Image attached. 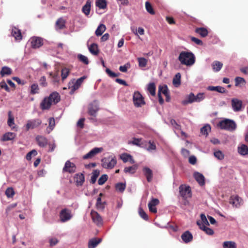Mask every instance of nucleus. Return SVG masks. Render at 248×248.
I'll use <instances>...</instances> for the list:
<instances>
[{
	"label": "nucleus",
	"mask_w": 248,
	"mask_h": 248,
	"mask_svg": "<svg viewBox=\"0 0 248 248\" xmlns=\"http://www.w3.org/2000/svg\"><path fill=\"white\" fill-rule=\"evenodd\" d=\"M178 60L182 64L191 66L195 63V57L191 52L182 51L179 54Z\"/></svg>",
	"instance_id": "1"
},
{
	"label": "nucleus",
	"mask_w": 248,
	"mask_h": 248,
	"mask_svg": "<svg viewBox=\"0 0 248 248\" xmlns=\"http://www.w3.org/2000/svg\"><path fill=\"white\" fill-rule=\"evenodd\" d=\"M217 126L220 129L233 131L236 129L237 125L233 120L225 118L220 121Z\"/></svg>",
	"instance_id": "2"
},
{
	"label": "nucleus",
	"mask_w": 248,
	"mask_h": 248,
	"mask_svg": "<svg viewBox=\"0 0 248 248\" xmlns=\"http://www.w3.org/2000/svg\"><path fill=\"white\" fill-rule=\"evenodd\" d=\"M87 77L86 76H84L77 80L75 78L71 80L68 84V88L71 89L70 94H73L74 92L80 87L83 82L84 80Z\"/></svg>",
	"instance_id": "3"
},
{
	"label": "nucleus",
	"mask_w": 248,
	"mask_h": 248,
	"mask_svg": "<svg viewBox=\"0 0 248 248\" xmlns=\"http://www.w3.org/2000/svg\"><path fill=\"white\" fill-rule=\"evenodd\" d=\"M179 192L181 197L186 199L191 197V190L190 187L185 184H182L179 187Z\"/></svg>",
	"instance_id": "4"
},
{
	"label": "nucleus",
	"mask_w": 248,
	"mask_h": 248,
	"mask_svg": "<svg viewBox=\"0 0 248 248\" xmlns=\"http://www.w3.org/2000/svg\"><path fill=\"white\" fill-rule=\"evenodd\" d=\"M60 219L62 222L70 220L73 217L71 211L67 208L62 209L60 213Z\"/></svg>",
	"instance_id": "5"
},
{
	"label": "nucleus",
	"mask_w": 248,
	"mask_h": 248,
	"mask_svg": "<svg viewBox=\"0 0 248 248\" xmlns=\"http://www.w3.org/2000/svg\"><path fill=\"white\" fill-rule=\"evenodd\" d=\"M102 166L106 169H112L116 164L117 161L115 157L110 158L109 156L102 158Z\"/></svg>",
	"instance_id": "6"
},
{
	"label": "nucleus",
	"mask_w": 248,
	"mask_h": 248,
	"mask_svg": "<svg viewBox=\"0 0 248 248\" xmlns=\"http://www.w3.org/2000/svg\"><path fill=\"white\" fill-rule=\"evenodd\" d=\"M133 101L136 107H140L145 104L143 97L139 92H135L133 93Z\"/></svg>",
	"instance_id": "7"
},
{
	"label": "nucleus",
	"mask_w": 248,
	"mask_h": 248,
	"mask_svg": "<svg viewBox=\"0 0 248 248\" xmlns=\"http://www.w3.org/2000/svg\"><path fill=\"white\" fill-rule=\"evenodd\" d=\"M30 42L31 47L33 49L39 48L43 45V40L39 37H32L30 38Z\"/></svg>",
	"instance_id": "8"
},
{
	"label": "nucleus",
	"mask_w": 248,
	"mask_h": 248,
	"mask_svg": "<svg viewBox=\"0 0 248 248\" xmlns=\"http://www.w3.org/2000/svg\"><path fill=\"white\" fill-rule=\"evenodd\" d=\"M229 202L233 207L238 208L243 204V200L238 196H232Z\"/></svg>",
	"instance_id": "9"
},
{
	"label": "nucleus",
	"mask_w": 248,
	"mask_h": 248,
	"mask_svg": "<svg viewBox=\"0 0 248 248\" xmlns=\"http://www.w3.org/2000/svg\"><path fill=\"white\" fill-rule=\"evenodd\" d=\"M91 215L93 222L96 224L97 226H101L103 225V219L97 212L92 211Z\"/></svg>",
	"instance_id": "10"
},
{
	"label": "nucleus",
	"mask_w": 248,
	"mask_h": 248,
	"mask_svg": "<svg viewBox=\"0 0 248 248\" xmlns=\"http://www.w3.org/2000/svg\"><path fill=\"white\" fill-rule=\"evenodd\" d=\"M42 123L41 120L39 119L29 120L26 125L27 130L30 129H34L39 126Z\"/></svg>",
	"instance_id": "11"
},
{
	"label": "nucleus",
	"mask_w": 248,
	"mask_h": 248,
	"mask_svg": "<svg viewBox=\"0 0 248 248\" xmlns=\"http://www.w3.org/2000/svg\"><path fill=\"white\" fill-rule=\"evenodd\" d=\"M98 110L99 106L96 101H94L89 105L88 107V113L91 116L95 117Z\"/></svg>",
	"instance_id": "12"
},
{
	"label": "nucleus",
	"mask_w": 248,
	"mask_h": 248,
	"mask_svg": "<svg viewBox=\"0 0 248 248\" xmlns=\"http://www.w3.org/2000/svg\"><path fill=\"white\" fill-rule=\"evenodd\" d=\"M193 175L200 186H203L205 185V177L202 174L198 171H195Z\"/></svg>",
	"instance_id": "13"
},
{
	"label": "nucleus",
	"mask_w": 248,
	"mask_h": 248,
	"mask_svg": "<svg viewBox=\"0 0 248 248\" xmlns=\"http://www.w3.org/2000/svg\"><path fill=\"white\" fill-rule=\"evenodd\" d=\"M232 106L233 111H239L241 109L242 102L237 98H233L232 100Z\"/></svg>",
	"instance_id": "14"
},
{
	"label": "nucleus",
	"mask_w": 248,
	"mask_h": 248,
	"mask_svg": "<svg viewBox=\"0 0 248 248\" xmlns=\"http://www.w3.org/2000/svg\"><path fill=\"white\" fill-rule=\"evenodd\" d=\"M76 166L73 163H71L69 161H67L63 168V171H67L71 173L76 171Z\"/></svg>",
	"instance_id": "15"
},
{
	"label": "nucleus",
	"mask_w": 248,
	"mask_h": 248,
	"mask_svg": "<svg viewBox=\"0 0 248 248\" xmlns=\"http://www.w3.org/2000/svg\"><path fill=\"white\" fill-rule=\"evenodd\" d=\"M74 180L77 186H81L85 181V177L82 173H79L75 174Z\"/></svg>",
	"instance_id": "16"
},
{
	"label": "nucleus",
	"mask_w": 248,
	"mask_h": 248,
	"mask_svg": "<svg viewBox=\"0 0 248 248\" xmlns=\"http://www.w3.org/2000/svg\"><path fill=\"white\" fill-rule=\"evenodd\" d=\"M142 171L146 178L147 181L148 182H151L153 177V173L152 170L147 167H145L143 168Z\"/></svg>",
	"instance_id": "17"
},
{
	"label": "nucleus",
	"mask_w": 248,
	"mask_h": 248,
	"mask_svg": "<svg viewBox=\"0 0 248 248\" xmlns=\"http://www.w3.org/2000/svg\"><path fill=\"white\" fill-rule=\"evenodd\" d=\"M181 238L185 243H188L193 239L192 233L188 231L185 232L181 235Z\"/></svg>",
	"instance_id": "18"
},
{
	"label": "nucleus",
	"mask_w": 248,
	"mask_h": 248,
	"mask_svg": "<svg viewBox=\"0 0 248 248\" xmlns=\"http://www.w3.org/2000/svg\"><path fill=\"white\" fill-rule=\"evenodd\" d=\"M52 104V103H51V100L48 97H47L44 98L42 100L40 104V107L43 110L48 109L50 108Z\"/></svg>",
	"instance_id": "19"
},
{
	"label": "nucleus",
	"mask_w": 248,
	"mask_h": 248,
	"mask_svg": "<svg viewBox=\"0 0 248 248\" xmlns=\"http://www.w3.org/2000/svg\"><path fill=\"white\" fill-rule=\"evenodd\" d=\"M51 100L52 104H56L58 103L61 99L60 95L57 92H53L48 97Z\"/></svg>",
	"instance_id": "20"
},
{
	"label": "nucleus",
	"mask_w": 248,
	"mask_h": 248,
	"mask_svg": "<svg viewBox=\"0 0 248 248\" xmlns=\"http://www.w3.org/2000/svg\"><path fill=\"white\" fill-rule=\"evenodd\" d=\"M193 102H195V95L193 93H191L186 97L185 99L182 101V103L184 105H186Z\"/></svg>",
	"instance_id": "21"
},
{
	"label": "nucleus",
	"mask_w": 248,
	"mask_h": 248,
	"mask_svg": "<svg viewBox=\"0 0 248 248\" xmlns=\"http://www.w3.org/2000/svg\"><path fill=\"white\" fill-rule=\"evenodd\" d=\"M16 212V203H13L8 206L6 210L7 216L9 217H13Z\"/></svg>",
	"instance_id": "22"
},
{
	"label": "nucleus",
	"mask_w": 248,
	"mask_h": 248,
	"mask_svg": "<svg viewBox=\"0 0 248 248\" xmlns=\"http://www.w3.org/2000/svg\"><path fill=\"white\" fill-rule=\"evenodd\" d=\"M197 224L199 226V228L203 230L205 233L208 235H213L214 233V232L213 229L208 228L203 224H200V220L197 221Z\"/></svg>",
	"instance_id": "23"
},
{
	"label": "nucleus",
	"mask_w": 248,
	"mask_h": 248,
	"mask_svg": "<svg viewBox=\"0 0 248 248\" xmlns=\"http://www.w3.org/2000/svg\"><path fill=\"white\" fill-rule=\"evenodd\" d=\"M36 140L40 147H45L47 143V140L43 136H37L36 137Z\"/></svg>",
	"instance_id": "24"
},
{
	"label": "nucleus",
	"mask_w": 248,
	"mask_h": 248,
	"mask_svg": "<svg viewBox=\"0 0 248 248\" xmlns=\"http://www.w3.org/2000/svg\"><path fill=\"white\" fill-rule=\"evenodd\" d=\"M91 7V2L90 0H87L85 4L82 8V12L86 16H88L90 14Z\"/></svg>",
	"instance_id": "25"
},
{
	"label": "nucleus",
	"mask_w": 248,
	"mask_h": 248,
	"mask_svg": "<svg viewBox=\"0 0 248 248\" xmlns=\"http://www.w3.org/2000/svg\"><path fill=\"white\" fill-rule=\"evenodd\" d=\"M146 143V141L143 140L141 139L133 138L132 140L129 141V143L140 147H143Z\"/></svg>",
	"instance_id": "26"
},
{
	"label": "nucleus",
	"mask_w": 248,
	"mask_h": 248,
	"mask_svg": "<svg viewBox=\"0 0 248 248\" xmlns=\"http://www.w3.org/2000/svg\"><path fill=\"white\" fill-rule=\"evenodd\" d=\"M101 241V238L97 239L94 238L90 239L88 242V248H95Z\"/></svg>",
	"instance_id": "27"
},
{
	"label": "nucleus",
	"mask_w": 248,
	"mask_h": 248,
	"mask_svg": "<svg viewBox=\"0 0 248 248\" xmlns=\"http://www.w3.org/2000/svg\"><path fill=\"white\" fill-rule=\"evenodd\" d=\"M207 89L209 91H217L220 93H226V90L224 87L221 86H208Z\"/></svg>",
	"instance_id": "28"
},
{
	"label": "nucleus",
	"mask_w": 248,
	"mask_h": 248,
	"mask_svg": "<svg viewBox=\"0 0 248 248\" xmlns=\"http://www.w3.org/2000/svg\"><path fill=\"white\" fill-rule=\"evenodd\" d=\"M16 137V134L13 132H7L4 134L1 139L2 141H8L13 139Z\"/></svg>",
	"instance_id": "29"
},
{
	"label": "nucleus",
	"mask_w": 248,
	"mask_h": 248,
	"mask_svg": "<svg viewBox=\"0 0 248 248\" xmlns=\"http://www.w3.org/2000/svg\"><path fill=\"white\" fill-rule=\"evenodd\" d=\"M238 152L240 155H247L248 154V147L245 144H241L238 147Z\"/></svg>",
	"instance_id": "30"
},
{
	"label": "nucleus",
	"mask_w": 248,
	"mask_h": 248,
	"mask_svg": "<svg viewBox=\"0 0 248 248\" xmlns=\"http://www.w3.org/2000/svg\"><path fill=\"white\" fill-rule=\"evenodd\" d=\"M223 248H237V245L234 241H227L222 244Z\"/></svg>",
	"instance_id": "31"
},
{
	"label": "nucleus",
	"mask_w": 248,
	"mask_h": 248,
	"mask_svg": "<svg viewBox=\"0 0 248 248\" xmlns=\"http://www.w3.org/2000/svg\"><path fill=\"white\" fill-rule=\"evenodd\" d=\"M212 66L215 72H218L222 68L223 63L219 61H216L212 63Z\"/></svg>",
	"instance_id": "32"
},
{
	"label": "nucleus",
	"mask_w": 248,
	"mask_h": 248,
	"mask_svg": "<svg viewBox=\"0 0 248 248\" xmlns=\"http://www.w3.org/2000/svg\"><path fill=\"white\" fill-rule=\"evenodd\" d=\"M65 20L62 17L59 18L56 22L57 29H62L65 27Z\"/></svg>",
	"instance_id": "33"
},
{
	"label": "nucleus",
	"mask_w": 248,
	"mask_h": 248,
	"mask_svg": "<svg viewBox=\"0 0 248 248\" xmlns=\"http://www.w3.org/2000/svg\"><path fill=\"white\" fill-rule=\"evenodd\" d=\"M95 5L100 9H105L107 8V2L106 0H96Z\"/></svg>",
	"instance_id": "34"
},
{
	"label": "nucleus",
	"mask_w": 248,
	"mask_h": 248,
	"mask_svg": "<svg viewBox=\"0 0 248 248\" xmlns=\"http://www.w3.org/2000/svg\"><path fill=\"white\" fill-rule=\"evenodd\" d=\"M102 193H100L99 197L97 198V201L96 203V206L97 209H100L101 210H103L105 208V202H101V196H102Z\"/></svg>",
	"instance_id": "35"
},
{
	"label": "nucleus",
	"mask_w": 248,
	"mask_h": 248,
	"mask_svg": "<svg viewBox=\"0 0 248 248\" xmlns=\"http://www.w3.org/2000/svg\"><path fill=\"white\" fill-rule=\"evenodd\" d=\"M89 50L91 54L94 55L98 54L99 50L98 46L95 43H93L89 47Z\"/></svg>",
	"instance_id": "36"
},
{
	"label": "nucleus",
	"mask_w": 248,
	"mask_h": 248,
	"mask_svg": "<svg viewBox=\"0 0 248 248\" xmlns=\"http://www.w3.org/2000/svg\"><path fill=\"white\" fill-rule=\"evenodd\" d=\"M55 121L54 118H50L49 119V125L46 129V132L49 134L54 128Z\"/></svg>",
	"instance_id": "37"
},
{
	"label": "nucleus",
	"mask_w": 248,
	"mask_h": 248,
	"mask_svg": "<svg viewBox=\"0 0 248 248\" xmlns=\"http://www.w3.org/2000/svg\"><path fill=\"white\" fill-rule=\"evenodd\" d=\"M172 83L173 85L176 87H178L180 86L181 84V74L180 73H177L175 75V77L173 78Z\"/></svg>",
	"instance_id": "38"
},
{
	"label": "nucleus",
	"mask_w": 248,
	"mask_h": 248,
	"mask_svg": "<svg viewBox=\"0 0 248 248\" xmlns=\"http://www.w3.org/2000/svg\"><path fill=\"white\" fill-rule=\"evenodd\" d=\"M137 168V165H134L132 166L124 168V171L125 173H129L133 174L135 173Z\"/></svg>",
	"instance_id": "39"
},
{
	"label": "nucleus",
	"mask_w": 248,
	"mask_h": 248,
	"mask_svg": "<svg viewBox=\"0 0 248 248\" xmlns=\"http://www.w3.org/2000/svg\"><path fill=\"white\" fill-rule=\"evenodd\" d=\"M100 174V171L98 170H94L92 172V175L91 177L90 183L92 184H94L97 177Z\"/></svg>",
	"instance_id": "40"
},
{
	"label": "nucleus",
	"mask_w": 248,
	"mask_h": 248,
	"mask_svg": "<svg viewBox=\"0 0 248 248\" xmlns=\"http://www.w3.org/2000/svg\"><path fill=\"white\" fill-rule=\"evenodd\" d=\"M106 29V26L103 24H100L95 31V34L96 36H101Z\"/></svg>",
	"instance_id": "41"
},
{
	"label": "nucleus",
	"mask_w": 248,
	"mask_h": 248,
	"mask_svg": "<svg viewBox=\"0 0 248 248\" xmlns=\"http://www.w3.org/2000/svg\"><path fill=\"white\" fill-rule=\"evenodd\" d=\"M195 32L199 34L202 37H206L208 33L207 29L204 28H197L195 30Z\"/></svg>",
	"instance_id": "42"
},
{
	"label": "nucleus",
	"mask_w": 248,
	"mask_h": 248,
	"mask_svg": "<svg viewBox=\"0 0 248 248\" xmlns=\"http://www.w3.org/2000/svg\"><path fill=\"white\" fill-rule=\"evenodd\" d=\"M12 70L11 68L7 66H3L2 67L0 71V75L1 77L9 75L11 74Z\"/></svg>",
	"instance_id": "43"
},
{
	"label": "nucleus",
	"mask_w": 248,
	"mask_h": 248,
	"mask_svg": "<svg viewBox=\"0 0 248 248\" xmlns=\"http://www.w3.org/2000/svg\"><path fill=\"white\" fill-rule=\"evenodd\" d=\"M211 130V126L209 124H207L205 125L204 126L201 128V133L207 136L208 135V132Z\"/></svg>",
	"instance_id": "44"
},
{
	"label": "nucleus",
	"mask_w": 248,
	"mask_h": 248,
	"mask_svg": "<svg viewBox=\"0 0 248 248\" xmlns=\"http://www.w3.org/2000/svg\"><path fill=\"white\" fill-rule=\"evenodd\" d=\"M103 148L102 147H95L87 153L86 155H94L100 153L102 151H103Z\"/></svg>",
	"instance_id": "45"
},
{
	"label": "nucleus",
	"mask_w": 248,
	"mask_h": 248,
	"mask_svg": "<svg viewBox=\"0 0 248 248\" xmlns=\"http://www.w3.org/2000/svg\"><path fill=\"white\" fill-rule=\"evenodd\" d=\"M148 91L152 96L155 94V86L154 83H150L148 86Z\"/></svg>",
	"instance_id": "46"
},
{
	"label": "nucleus",
	"mask_w": 248,
	"mask_h": 248,
	"mask_svg": "<svg viewBox=\"0 0 248 248\" xmlns=\"http://www.w3.org/2000/svg\"><path fill=\"white\" fill-rule=\"evenodd\" d=\"M5 194L8 198H10L13 197L15 194V192L12 187H8L5 190Z\"/></svg>",
	"instance_id": "47"
},
{
	"label": "nucleus",
	"mask_w": 248,
	"mask_h": 248,
	"mask_svg": "<svg viewBox=\"0 0 248 248\" xmlns=\"http://www.w3.org/2000/svg\"><path fill=\"white\" fill-rule=\"evenodd\" d=\"M139 214L142 219L146 221L148 220L149 217L147 214L141 207H139Z\"/></svg>",
	"instance_id": "48"
},
{
	"label": "nucleus",
	"mask_w": 248,
	"mask_h": 248,
	"mask_svg": "<svg viewBox=\"0 0 248 248\" xmlns=\"http://www.w3.org/2000/svg\"><path fill=\"white\" fill-rule=\"evenodd\" d=\"M39 87L37 84H33L31 87L30 93L31 94H34L39 93Z\"/></svg>",
	"instance_id": "49"
},
{
	"label": "nucleus",
	"mask_w": 248,
	"mask_h": 248,
	"mask_svg": "<svg viewBox=\"0 0 248 248\" xmlns=\"http://www.w3.org/2000/svg\"><path fill=\"white\" fill-rule=\"evenodd\" d=\"M234 80L235 86H238L240 84H245L246 83L244 78L239 77H236Z\"/></svg>",
	"instance_id": "50"
},
{
	"label": "nucleus",
	"mask_w": 248,
	"mask_h": 248,
	"mask_svg": "<svg viewBox=\"0 0 248 248\" xmlns=\"http://www.w3.org/2000/svg\"><path fill=\"white\" fill-rule=\"evenodd\" d=\"M125 187V184L123 183H117L115 186L116 189L120 192H123L124 190Z\"/></svg>",
	"instance_id": "51"
},
{
	"label": "nucleus",
	"mask_w": 248,
	"mask_h": 248,
	"mask_svg": "<svg viewBox=\"0 0 248 248\" xmlns=\"http://www.w3.org/2000/svg\"><path fill=\"white\" fill-rule=\"evenodd\" d=\"M138 61L139 62V65L140 67H144L146 66L147 64V61L144 58H138Z\"/></svg>",
	"instance_id": "52"
},
{
	"label": "nucleus",
	"mask_w": 248,
	"mask_h": 248,
	"mask_svg": "<svg viewBox=\"0 0 248 248\" xmlns=\"http://www.w3.org/2000/svg\"><path fill=\"white\" fill-rule=\"evenodd\" d=\"M70 73L69 70L67 68H64L62 69V79L64 80L67 78Z\"/></svg>",
	"instance_id": "53"
},
{
	"label": "nucleus",
	"mask_w": 248,
	"mask_h": 248,
	"mask_svg": "<svg viewBox=\"0 0 248 248\" xmlns=\"http://www.w3.org/2000/svg\"><path fill=\"white\" fill-rule=\"evenodd\" d=\"M162 93L165 95H167L169 93L168 88L167 85L159 86L158 89V93L161 94Z\"/></svg>",
	"instance_id": "54"
},
{
	"label": "nucleus",
	"mask_w": 248,
	"mask_h": 248,
	"mask_svg": "<svg viewBox=\"0 0 248 248\" xmlns=\"http://www.w3.org/2000/svg\"><path fill=\"white\" fill-rule=\"evenodd\" d=\"M7 124L10 127H12L14 124V117L12 116V112L11 111L8 112V120Z\"/></svg>",
	"instance_id": "55"
},
{
	"label": "nucleus",
	"mask_w": 248,
	"mask_h": 248,
	"mask_svg": "<svg viewBox=\"0 0 248 248\" xmlns=\"http://www.w3.org/2000/svg\"><path fill=\"white\" fill-rule=\"evenodd\" d=\"M78 58L80 62H83V63H84L85 64H89V60H88V58L86 56L79 54H78Z\"/></svg>",
	"instance_id": "56"
},
{
	"label": "nucleus",
	"mask_w": 248,
	"mask_h": 248,
	"mask_svg": "<svg viewBox=\"0 0 248 248\" xmlns=\"http://www.w3.org/2000/svg\"><path fill=\"white\" fill-rule=\"evenodd\" d=\"M145 8L147 11L151 15H154L155 14L154 10H153L151 4L149 2L146 1L145 2Z\"/></svg>",
	"instance_id": "57"
},
{
	"label": "nucleus",
	"mask_w": 248,
	"mask_h": 248,
	"mask_svg": "<svg viewBox=\"0 0 248 248\" xmlns=\"http://www.w3.org/2000/svg\"><path fill=\"white\" fill-rule=\"evenodd\" d=\"M205 98L204 93H199L196 96L195 95V102H200Z\"/></svg>",
	"instance_id": "58"
},
{
	"label": "nucleus",
	"mask_w": 248,
	"mask_h": 248,
	"mask_svg": "<svg viewBox=\"0 0 248 248\" xmlns=\"http://www.w3.org/2000/svg\"><path fill=\"white\" fill-rule=\"evenodd\" d=\"M108 176L107 174H103L98 179V184L99 185H103L108 180Z\"/></svg>",
	"instance_id": "59"
},
{
	"label": "nucleus",
	"mask_w": 248,
	"mask_h": 248,
	"mask_svg": "<svg viewBox=\"0 0 248 248\" xmlns=\"http://www.w3.org/2000/svg\"><path fill=\"white\" fill-rule=\"evenodd\" d=\"M201 221H200V224H203V225H209V223L205 215L204 214L201 215Z\"/></svg>",
	"instance_id": "60"
},
{
	"label": "nucleus",
	"mask_w": 248,
	"mask_h": 248,
	"mask_svg": "<svg viewBox=\"0 0 248 248\" xmlns=\"http://www.w3.org/2000/svg\"><path fill=\"white\" fill-rule=\"evenodd\" d=\"M146 148L147 150L148 151H152L155 150L156 149V146L155 144L154 143V142L151 141L150 140L148 143H147V145L146 144Z\"/></svg>",
	"instance_id": "61"
},
{
	"label": "nucleus",
	"mask_w": 248,
	"mask_h": 248,
	"mask_svg": "<svg viewBox=\"0 0 248 248\" xmlns=\"http://www.w3.org/2000/svg\"><path fill=\"white\" fill-rule=\"evenodd\" d=\"M130 64L129 62H127L124 65L120 66L119 70L122 72H126L127 69L130 67Z\"/></svg>",
	"instance_id": "62"
},
{
	"label": "nucleus",
	"mask_w": 248,
	"mask_h": 248,
	"mask_svg": "<svg viewBox=\"0 0 248 248\" xmlns=\"http://www.w3.org/2000/svg\"><path fill=\"white\" fill-rule=\"evenodd\" d=\"M58 242V239L55 237H51L49 238V243L50 246L51 247L55 246Z\"/></svg>",
	"instance_id": "63"
},
{
	"label": "nucleus",
	"mask_w": 248,
	"mask_h": 248,
	"mask_svg": "<svg viewBox=\"0 0 248 248\" xmlns=\"http://www.w3.org/2000/svg\"><path fill=\"white\" fill-rule=\"evenodd\" d=\"M106 73L109 75V77L111 78L117 77L119 76V73H115L112 71H111L109 69L107 68L106 69Z\"/></svg>",
	"instance_id": "64"
}]
</instances>
